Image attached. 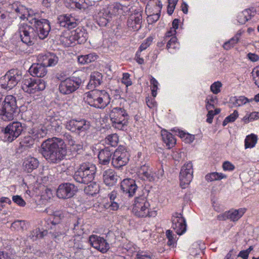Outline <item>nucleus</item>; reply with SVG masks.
Returning a JSON list of instances; mask_svg holds the SVG:
<instances>
[{
    "label": "nucleus",
    "mask_w": 259,
    "mask_h": 259,
    "mask_svg": "<svg viewBox=\"0 0 259 259\" xmlns=\"http://www.w3.org/2000/svg\"><path fill=\"white\" fill-rule=\"evenodd\" d=\"M11 228L18 231L23 230L26 228L25 222L24 221H15L12 224Z\"/></svg>",
    "instance_id": "864d4df0"
},
{
    "label": "nucleus",
    "mask_w": 259,
    "mask_h": 259,
    "mask_svg": "<svg viewBox=\"0 0 259 259\" xmlns=\"http://www.w3.org/2000/svg\"><path fill=\"white\" fill-rule=\"evenodd\" d=\"M38 165L39 161L37 159L31 156L25 158L23 163L24 170L27 172H31L37 168Z\"/></svg>",
    "instance_id": "c85d7f7f"
},
{
    "label": "nucleus",
    "mask_w": 259,
    "mask_h": 259,
    "mask_svg": "<svg viewBox=\"0 0 259 259\" xmlns=\"http://www.w3.org/2000/svg\"><path fill=\"white\" fill-rule=\"evenodd\" d=\"M251 74L254 83L259 88V66L253 68Z\"/></svg>",
    "instance_id": "6e6d98bb"
},
{
    "label": "nucleus",
    "mask_w": 259,
    "mask_h": 259,
    "mask_svg": "<svg viewBox=\"0 0 259 259\" xmlns=\"http://www.w3.org/2000/svg\"><path fill=\"white\" fill-rule=\"evenodd\" d=\"M34 22V27L36 32L37 38L44 39L48 36L51 30L50 23L46 19H38L36 17L32 19Z\"/></svg>",
    "instance_id": "4468645a"
},
{
    "label": "nucleus",
    "mask_w": 259,
    "mask_h": 259,
    "mask_svg": "<svg viewBox=\"0 0 259 259\" xmlns=\"http://www.w3.org/2000/svg\"><path fill=\"white\" fill-rule=\"evenodd\" d=\"M121 189L128 197H132L136 195L138 190L135 180L132 179H124L120 184Z\"/></svg>",
    "instance_id": "6ab92c4d"
},
{
    "label": "nucleus",
    "mask_w": 259,
    "mask_h": 259,
    "mask_svg": "<svg viewBox=\"0 0 259 259\" xmlns=\"http://www.w3.org/2000/svg\"><path fill=\"white\" fill-rule=\"evenodd\" d=\"M130 155L126 148L120 145L114 151L112 157V165L116 168H120L125 165L128 162Z\"/></svg>",
    "instance_id": "9d476101"
},
{
    "label": "nucleus",
    "mask_w": 259,
    "mask_h": 259,
    "mask_svg": "<svg viewBox=\"0 0 259 259\" xmlns=\"http://www.w3.org/2000/svg\"><path fill=\"white\" fill-rule=\"evenodd\" d=\"M152 41V38L151 37H148L146 38L140 46L139 51L141 52L142 51L146 50L148 47L150 46Z\"/></svg>",
    "instance_id": "052dcab7"
},
{
    "label": "nucleus",
    "mask_w": 259,
    "mask_h": 259,
    "mask_svg": "<svg viewBox=\"0 0 259 259\" xmlns=\"http://www.w3.org/2000/svg\"><path fill=\"white\" fill-rule=\"evenodd\" d=\"M191 162L185 163L182 167L180 173V185L185 188L191 182L193 178V170Z\"/></svg>",
    "instance_id": "dca6fc26"
},
{
    "label": "nucleus",
    "mask_w": 259,
    "mask_h": 259,
    "mask_svg": "<svg viewBox=\"0 0 259 259\" xmlns=\"http://www.w3.org/2000/svg\"><path fill=\"white\" fill-rule=\"evenodd\" d=\"M142 11H136L131 14L127 21L128 27L133 31H137L141 28L142 23Z\"/></svg>",
    "instance_id": "4be33fe9"
},
{
    "label": "nucleus",
    "mask_w": 259,
    "mask_h": 259,
    "mask_svg": "<svg viewBox=\"0 0 259 259\" xmlns=\"http://www.w3.org/2000/svg\"><path fill=\"white\" fill-rule=\"evenodd\" d=\"M20 122H13L9 124L4 130V139L5 141L12 142L16 139L22 133L24 128Z\"/></svg>",
    "instance_id": "9b49d317"
},
{
    "label": "nucleus",
    "mask_w": 259,
    "mask_h": 259,
    "mask_svg": "<svg viewBox=\"0 0 259 259\" xmlns=\"http://www.w3.org/2000/svg\"><path fill=\"white\" fill-rule=\"evenodd\" d=\"M222 84L220 81H215L210 85V91L214 94H218L221 91L220 88Z\"/></svg>",
    "instance_id": "13d9d810"
},
{
    "label": "nucleus",
    "mask_w": 259,
    "mask_h": 259,
    "mask_svg": "<svg viewBox=\"0 0 259 259\" xmlns=\"http://www.w3.org/2000/svg\"><path fill=\"white\" fill-rule=\"evenodd\" d=\"M145 8L146 13H151L153 11L161 10L162 5L159 0H148Z\"/></svg>",
    "instance_id": "2f4dec72"
},
{
    "label": "nucleus",
    "mask_w": 259,
    "mask_h": 259,
    "mask_svg": "<svg viewBox=\"0 0 259 259\" xmlns=\"http://www.w3.org/2000/svg\"><path fill=\"white\" fill-rule=\"evenodd\" d=\"M40 152L48 162L57 164L65 158L67 149L62 139L54 137L48 139L42 143Z\"/></svg>",
    "instance_id": "f257e3e1"
},
{
    "label": "nucleus",
    "mask_w": 259,
    "mask_h": 259,
    "mask_svg": "<svg viewBox=\"0 0 259 259\" xmlns=\"http://www.w3.org/2000/svg\"><path fill=\"white\" fill-rule=\"evenodd\" d=\"M239 41V38L238 37H236L235 36L230 39L228 41L226 42L224 45L223 47L225 50H228L232 48L234 45L237 44Z\"/></svg>",
    "instance_id": "5fc2aeb1"
},
{
    "label": "nucleus",
    "mask_w": 259,
    "mask_h": 259,
    "mask_svg": "<svg viewBox=\"0 0 259 259\" xmlns=\"http://www.w3.org/2000/svg\"><path fill=\"white\" fill-rule=\"evenodd\" d=\"M111 18L106 10L100 11L96 16L97 22L100 26H106L110 21Z\"/></svg>",
    "instance_id": "473e14b6"
},
{
    "label": "nucleus",
    "mask_w": 259,
    "mask_h": 259,
    "mask_svg": "<svg viewBox=\"0 0 259 259\" xmlns=\"http://www.w3.org/2000/svg\"><path fill=\"white\" fill-rule=\"evenodd\" d=\"M103 178L107 186H111L117 182L118 177L113 169L109 168L103 172Z\"/></svg>",
    "instance_id": "a878e982"
},
{
    "label": "nucleus",
    "mask_w": 259,
    "mask_h": 259,
    "mask_svg": "<svg viewBox=\"0 0 259 259\" xmlns=\"http://www.w3.org/2000/svg\"><path fill=\"white\" fill-rule=\"evenodd\" d=\"M161 137L163 142L168 149L172 147L176 143V140L173 135L165 130L161 131Z\"/></svg>",
    "instance_id": "7c9ffc66"
},
{
    "label": "nucleus",
    "mask_w": 259,
    "mask_h": 259,
    "mask_svg": "<svg viewBox=\"0 0 259 259\" xmlns=\"http://www.w3.org/2000/svg\"><path fill=\"white\" fill-rule=\"evenodd\" d=\"M178 134L181 138H184L187 143H192L194 141L195 139L194 135L189 134L188 133H186L183 131H180L179 129L178 130Z\"/></svg>",
    "instance_id": "8fccbe9b"
},
{
    "label": "nucleus",
    "mask_w": 259,
    "mask_h": 259,
    "mask_svg": "<svg viewBox=\"0 0 259 259\" xmlns=\"http://www.w3.org/2000/svg\"><path fill=\"white\" fill-rule=\"evenodd\" d=\"M1 107L0 115L4 121L12 120L20 111L16 98L13 95L6 96Z\"/></svg>",
    "instance_id": "7ed1b4c3"
},
{
    "label": "nucleus",
    "mask_w": 259,
    "mask_h": 259,
    "mask_svg": "<svg viewBox=\"0 0 259 259\" xmlns=\"http://www.w3.org/2000/svg\"><path fill=\"white\" fill-rule=\"evenodd\" d=\"M214 115V114L213 111L209 110L207 114V118L206 119V121L209 123H212Z\"/></svg>",
    "instance_id": "774afa93"
},
{
    "label": "nucleus",
    "mask_w": 259,
    "mask_h": 259,
    "mask_svg": "<svg viewBox=\"0 0 259 259\" xmlns=\"http://www.w3.org/2000/svg\"><path fill=\"white\" fill-rule=\"evenodd\" d=\"M29 72L33 76L43 77L47 74L48 71L46 66L41 62V63L33 64L29 68Z\"/></svg>",
    "instance_id": "393cba45"
},
{
    "label": "nucleus",
    "mask_w": 259,
    "mask_h": 259,
    "mask_svg": "<svg viewBox=\"0 0 259 259\" xmlns=\"http://www.w3.org/2000/svg\"><path fill=\"white\" fill-rule=\"evenodd\" d=\"M12 200L15 203L20 206H24L26 204L25 201L20 196H13L12 197Z\"/></svg>",
    "instance_id": "680f3d73"
},
{
    "label": "nucleus",
    "mask_w": 259,
    "mask_h": 259,
    "mask_svg": "<svg viewBox=\"0 0 259 259\" xmlns=\"http://www.w3.org/2000/svg\"><path fill=\"white\" fill-rule=\"evenodd\" d=\"M139 175L142 176L143 180H147L149 181L154 180V177L152 174L151 169L149 166L146 164L142 165L139 170Z\"/></svg>",
    "instance_id": "f704fd0d"
},
{
    "label": "nucleus",
    "mask_w": 259,
    "mask_h": 259,
    "mask_svg": "<svg viewBox=\"0 0 259 259\" xmlns=\"http://www.w3.org/2000/svg\"><path fill=\"white\" fill-rule=\"evenodd\" d=\"M166 235L167 238H168V241L167 243V245L169 246L174 247L176 241L174 237V235H172V231H171L169 230L166 231Z\"/></svg>",
    "instance_id": "4d7b16f0"
},
{
    "label": "nucleus",
    "mask_w": 259,
    "mask_h": 259,
    "mask_svg": "<svg viewBox=\"0 0 259 259\" xmlns=\"http://www.w3.org/2000/svg\"><path fill=\"white\" fill-rule=\"evenodd\" d=\"M98 58L96 53H90L88 55H81L78 57V61L80 64H88L96 61Z\"/></svg>",
    "instance_id": "e433bc0d"
},
{
    "label": "nucleus",
    "mask_w": 259,
    "mask_h": 259,
    "mask_svg": "<svg viewBox=\"0 0 259 259\" xmlns=\"http://www.w3.org/2000/svg\"><path fill=\"white\" fill-rule=\"evenodd\" d=\"M130 75L128 73H123L122 74V78L121 79V82L125 84L126 87L130 86L132 84V81L130 78Z\"/></svg>",
    "instance_id": "bf43d9fd"
},
{
    "label": "nucleus",
    "mask_w": 259,
    "mask_h": 259,
    "mask_svg": "<svg viewBox=\"0 0 259 259\" xmlns=\"http://www.w3.org/2000/svg\"><path fill=\"white\" fill-rule=\"evenodd\" d=\"M90 127V122L85 119H70L65 123L67 130L78 134L86 132Z\"/></svg>",
    "instance_id": "f8f14e48"
},
{
    "label": "nucleus",
    "mask_w": 259,
    "mask_h": 259,
    "mask_svg": "<svg viewBox=\"0 0 259 259\" xmlns=\"http://www.w3.org/2000/svg\"><path fill=\"white\" fill-rule=\"evenodd\" d=\"M45 211L47 213L51 215L53 218L52 221V223L54 225L59 224L61 220L64 218V213L62 210H51L50 209L47 208Z\"/></svg>",
    "instance_id": "c9c22d12"
},
{
    "label": "nucleus",
    "mask_w": 259,
    "mask_h": 259,
    "mask_svg": "<svg viewBox=\"0 0 259 259\" xmlns=\"http://www.w3.org/2000/svg\"><path fill=\"white\" fill-rule=\"evenodd\" d=\"M223 168L225 171H232L235 169V166L230 162L226 161L223 164Z\"/></svg>",
    "instance_id": "e2e57ef3"
},
{
    "label": "nucleus",
    "mask_w": 259,
    "mask_h": 259,
    "mask_svg": "<svg viewBox=\"0 0 259 259\" xmlns=\"http://www.w3.org/2000/svg\"><path fill=\"white\" fill-rule=\"evenodd\" d=\"M127 8L121 5L120 3H115L110 5L108 10H106L109 15L112 17L113 15L123 14Z\"/></svg>",
    "instance_id": "c756f323"
},
{
    "label": "nucleus",
    "mask_w": 259,
    "mask_h": 259,
    "mask_svg": "<svg viewBox=\"0 0 259 259\" xmlns=\"http://www.w3.org/2000/svg\"><path fill=\"white\" fill-rule=\"evenodd\" d=\"M89 242L92 246L102 253H106L110 248L109 243L103 237L96 235L89 237Z\"/></svg>",
    "instance_id": "a211bd4d"
},
{
    "label": "nucleus",
    "mask_w": 259,
    "mask_h": 259,
    "mask_svg": "<svg viewBox=\"0 0 259 259\" xmlns=\"http://www.w3.org/2000/svg\"><path fill=\"white\" fill-rule=\"evenodd\" d=\"M57 23L61 27L71 29L77 25V19L71 14H63L58 17Z\"/></svg>",
    "instance_id": "412c9836"
},
{
    "label": "nucleus",
    "mask_w": 259,
    "mask_h": 259,
    "mask_svg": "<svg viewBox=\"0 0 259 259\" xmlns=\"http://www.w3.org/2000/svg\"><path fill=\"white\" fill-rule=\"evenodd\" d=\"M109 117L112 126L115 128L121 130L127 125L129 116L122 108H113L110 112Z\"/></svg>",
    "instance_id": "423d86ee"
},
{
    "label": "nucleus",
    "mask_w": 259,
    "mask_h": 259,
    "mask_svg": "<svg viewBox=\"0 0 259 259\" xmlns=\"http://www.w3.org/2000/svg\"><path fill=\"white\" fill-rule=\"evenodd\" d=\"M77 190V188L74 184L70 183H64L58 186L56 195L60 199H68L72 197Z\"/></svg>",
    "instance_id": "2eb2a0df"
},
{
    "label": "nucleus",
    "mask_w": 259,
    "mask_h": 259,
    "mask_svg": "<svg viewBox=\"0 0 259 259\" xmlns=\"http://www.w3.org/2000/svg\"><path fill=\"white\" fill-rule=\"evenodd\" d=\"M102 82V74L99 72H92L90 76V80L87 85V88L92 91L95 88L101 85Z\"/></svg>",
    "instance_id": "bb28decb"
},
{
    "label": "nucleus",
    "mask_w": 259,
    "mask_h": 259,
    "mask_svg": "<svg viewBox=\"0 0 259 259\" xmlns=\"http://www.w3.org/2000/svg\"><path fill=\"white\" fill-rule=\"evenodd\" d=\"M34 140L30 136L25 137L20 142V144L22 147L30 148L34 144Z\"/></svg>",
    "instance_id": "3c124183"
},
{
    "label": "nucleus",
    "mask_w": 259,
    "mask_h": 259,
    "mask_svg": "<svg viewBox=\"0 0 259 259\" xmlns=\"http://www.w3.org/2000/svg\"><path fill=\"white\" fill-rule=\"evenodd\" d=\"M246 211V209L241 208L238 209L230 210L218 216L220 221L230 220L231 221L236 222L240 219Z\"/></svg>",
    "instance_id": "aec40b11"
},
{
    "label": "nucleus",
    "mask_w": 259,
    "mask_h": 259,
    "mask_svg": "<svg viewBox=\"0 0 259 259\" xmlns=\"http://www.w3.org/2000/svg\"><path fill=\"white\" fill-rule=\"evenodd\" d=\"M14 11L17 15V16L19 17L21 19H24L26 18V15L28 13V9L24 6L19 3L18 6Z\"/></svg>",
    "instance_id": "a18cd8bd"
},
{
    "label": "nucleus",
    "mask_w": 259,
    "mask_h": 259,
    "mask_svg": "<svg viewBox=\"0 0 259 259\" xmlns=\"http://www.w3.org/2000/svg\"><path fill=\"white\" fill-rule=\"evenodd\" d=\"M251 18V13L250 9H246L239 13L237 17L238 22L241 24L245 23Z\"/></svg>",
    "instance_id": "58836bf2"
},
{
    "label": "nucleus",
    "mask_w": 259,
    "mask_h": 259,
    "mask_svg": "<svg viewBox=\"0 0 259 259\" xmlns=\"http://www.w3.org/2000/svg\"><path fill=\"white\" fill-rule=\"evenodd\" d=\"M89 185L84 188L85 192L90 195L94 196L99 192V185L96 182H90Z\"/></svg>",
    "instance_id": "4c0bfd02"
},
{
    "label": "nucleus",
    "mask_w": 259,
    "mask_h": 259,
    "mask_svg": "<svg viewBox=\"0 0 259 259\" xmlns=\"http://www.w3.org/2000/svg\"><path fill=\"white\" fill-rule=\"evenodd\" d=\"M88 38V33L86 30L83 28H77L72 32L71 35L69 36V42H66L68 46L70 45L73 42L76 41L78 44L84 43Z\"/></svg>",
    "instance_id": "5701e85b"
},
{
    "label": "nucleus",
    "mask_w": 259,
    "mask_h": 259,
    "mask_svg": "<svg viewBox=\"0 0 259 259\" xmlns=\"http://www.w3.org/2000/svg\"><path fill=\"white\" fill-rule=\"evenodd\" d=\"M172 228L179 235L184 234L186 231V222L181 213L175 212L171 217Z\"/></svg>",
    "instance_id": "f3484780"
},
{
    "label": "nucleus",
    "mask_w": 259,
    "mask_h": 259,
    "mask_svg": "<svg viewBox=\"0 0 259 259\" xmlns=\"http://www.w3.org/2000/svg\"><path fill=\"white\" fill-rule=\"evenodd\" d=\"M83 99L91 106L103 109L110 104L111 97L108 91L96 90L86 93Z\"/></svg>",
    "instance_id": "f03ea898"
},
{
    "label": "nucleus",
    "mask_w": 259,
    "mask_h": 259,
    "mask_svg": "<svg viewBox=\"0 0 259 259\" xmlns=\"http://www.w3.org/2000/svg\"><path fill=\"white\" fill-rule=\"evenodd\" d=\"M113 151L108 147H106L101 150L98 154V158L100 163L103 165H107L109 163L111 156H113Z\"/></svg>",
    "instance_id": "cd10ccee"
},
{
    "label": "nucleus",
    "mask_w": 259,
    "mask_h": 259,
    "mask_svg": "<svg viewBox=\"0 0 259 259\" xmlns=\"http://www.w3.org/2000/svg\"><path fill=\"white\" fill-rule=\"evenodd\" d=\"M153 255L149 251L139 250L137 251L135 259H152Z\"/></svg>",
    "instance_id": "de8ad7c7"
},
{
    "label": "nucleus",
    "mask_w": 259,
    "mask_h": 259,
    "mask_svg": "<svg viewBox=\"0 0 259 259\" xmlns=\"http://www.w3.org/2000/svg\"><path fill=\"white\" fill-rule=\"evenodd\" d=\"M81 83V79L72 76L62 81L59 85V89L62 94H70L78 89Z\"/></svg>",
    "instance_id": "ddd939ff"
},
{
    "label": "nucleus",
    "mask_w": 259,
    "mask_h": 259,
    "mask_svg": "<svg viewBox=\"0 0 259 259\" xmlns=\"http://www.w3.org/2000/svg\"><path fill=\"white\" fill-rule=\"evenodd\" d=\"M22 78L21 71L17 69L9 70L0 78V87L6 90L14 88Z\"/></svg>",
    "instance_id": "0eeeda50"
},
{
    "label": "nucleus",
    "mask_w": 259,
    "mask_h": 259,
    "mask_svg": "<svg viewBox=\"0 0 259 259\" xmlns=\"http://www.w3.org/2000/svg\"><path fill=\"white\" fill-rule=\"evenodd\" d=\"M226 178V175L222 173H219L217 172H211L206 175L205 176V179L208 182L221 180Z\"/></svg>",
    "instance_id": "37998d69"
},
{
    "label": "nucleus",
    "mask_w": 259,
    "mask_h": 259,
    "mask_svg": "<svg viewBox=\"0 0 259 259\" xmlns=\"http://www.w3.org/2000/svg\"><path fill=\"white\" fill-rule=\"evenodd\" d=\"M176 36H172L167 40L166 49L170 53H174L177 49L179 48V43Z\"/></svg>",
    "instance_id": "ea45409f"
},
{
    "label": "nucleus",
    "mask_w": 259,
    "mask_h": 259,
    "mask_svg": "<svg viewBox=\"0 0 259 259\" xmlns=\"http://www.w3.org/2000/svg\"><path fill=\"white\" fill-rule=\"evenodd\" d=\"M247 57L252 62H256L259 60V56L254 53H248Z\"/></svg>",
    "instance_id": "338daca9"
},
{
    "label": "nucleus",
    "mask_w": 259,
    "mask_h": 259,
    "mask_svg": "<svg viewBox=\"0 0 259 259\" xmlns=\"http://www.w3.org/2000/svg\"><path fill=\"white\" fill-rule=\"evenodd\" d=\"M238 111L237 110H235L233 113L225 118L223 122V125L225 126L228 123L234 122L238 117Z\"/></svg>",
    "instance_id": "603ef678"
},
{
    "label": "nucleus",
    "mask_w": 259,
    "mask_h": 259,
    "mask_svg": "<svg viewBox=\"0 0 259 259\" xmlns=\"http://www.w3.org/2000/svg\"><path fill=\"white\" fill-rule=\"evenodd\" d=\"M46 88V82L41 79H35L31 77L23 79L22 83V89L29 94H34L43 91Z\"/></svg>",
    "instance_id": "1a4fd4ad"
},
{
    "label": "nucleus",
    "mask_w": 259,
    "mask_h": 259,
    "mask_svg": "<svg viewBox=\"0 0 259 259\" xmlns=\"http://www.w3.org/2000/svg\"><path fill=\"white\" fill-rule=\"evenodd\" d=\"M96 170L97 168L95 164L91 163H83L80 165L75 171L74 179L78 183L88 184L94 180Z\"/></svg>",
    "instance_id": "20e7f679"
},
{
    "label": "nucleus",
    "mask_w": 259,
    "mask_h": 259,
    "mask_svg": "<svg viewBox=\"0 0 259 259\" xmlns=\"http://www.w3.org/2000/svg\"><path fill=\"white\" fill-rule=\"evenodd\" d=\"M230 101L235 107H239L249 102V99L244 96H239L238 98L233 97L230 99Z\"/></svg>",
    "instance_id": "79ce46f5"
},
{
    "label": "nucleus",
    "mask_w": 259,
    "mask_h": 259,
    "mask_svg": "<svg viewBox=\"0 0 259 259\" xmlns=\"http://www.w3.org/2000/svg\"><path fill=\"white\" fill-rule=\"evenodd\" d=\"M105 143L110 145L111 147H115L119 142V137L116 134H112L108 135L104 140Z\"/></svg>",
    "instance_id": "a19ab883"
},
{
    "label": "nucleus",
    "mask_w": 259,
    "mask_h": 259,
    "mask_svg": "<svg viewBox=\"0 0 259 259\" xmlns=\"http://www.w3.org/2000/svg\"><path fill=\"white\" fill-rule=\"evenodd\" d=\"M83 221L81 219H77L76 222L74 224L73 230L74 232L78 235H80L83 233Z\"/></svg>",
    "instance_id": "09e8293b"
},
{
    "label": "nucleus",
    "mask_w": 259,
    "mask_h": 259,
    "mask_svg": "<svg viewBox=\"0 0 259 259\" xmlns=\"http://www.w3.org/2000/svg\"><path fill=\"white\" fill-rule=\"evenodd\" d=\"M38 60L42 62L47 67L55 66L58 62L59 58L55 54L48 52L45 54H39Z\"/></svg>",
    "instance_id": "b1692460"
},
{
    "label": "nucleus",
    "mask_w": 259,
    "mask_h": 259,
    "mask_svg": "<svg viewBox=\"0 0 259 259\" xmlns=\"http://www.w3.org/2000/svg\"><path fill=\"white\" fill-rule=\"evenodd\" d=\"M176 33V30H173L172 28H170V29L167 32H166V33H165V37H164V42H163V41L161 42V44H164L166 41H167L168 39L169 38H171V37H172V36L174 35H175Z\"/></svg>",
    "instance_id": "69168bd1"
},
{
    "label": "nucleus",
    "mask_w": 259,
    "mask_h": 259,
    "mask_svg": "<svg viewBox=\"0 0 259 259\" xmlns=\"http://www.w3.org/2000/svg\"><path fill=\"white\" fill-rule=\"evenodd\" d=\"M149 206V203L145 197L143 196L136 197L133 204V212L139 218L155 217L157 215V211H150Z\"/></svg>",
    "instance_id": "39448f33"
},
{
    "label": "nucleus",
    "mask_w": 259,
    "mask_h": 259,
    "mask_svg": "<svg viewBox=\"0 0 259 259\" xmlns=\"http://www.w3.org/2000/svg\"><path fill=\"white\" fill-rule=\"evenodd\" d=\"M257 136L254 134H251L246 137L245 139V148H251L254 147L257 143Z\"/></svg>",
    "instance_id": "c03bdc74"
},
{
    "label": "nucleus",
    "mask_w": 259,
    "mask_h": 259,
    "mask_svg": "<svg viewBox=\"0 0 259 259\" xmlns=\"http://www.w3.org/2000/svg\"><path fill=\"white\" fill-rule=\"evenodd\" d=\"M21 41L28 46L34 44L37 39L36 32L33 26L26 23L19 25L18 29Z\"/></svg>",
    "instance_id": "6e6552de"
},
{
    "label": "nucleus",
    "mask_w": 259,
    "mask_h": 259,
    "mask_svg": "<svg viewBox=\"0 0 259 259\" xmlns=\"http://www.w3.org/2000/svg\"><path fill=\"white\" fill-rule=\"evenodd\" d=\"M70 139L68 140V144L72 147V149L74 150H79L82 148V146L80 144H76L75 141L72 138L71 136H69Z\"/></svg>",
    "instance_id": "0e129e2a"
},
{
    "label": "nucleus",
    "mask_w": 259,
    "mask_h": 259,
    "mask_svg": "<svg viewBox=\"0 0 259 259\" xmlns=\"http://www.w3.org/2000/svg\"><path fill=\"white\" fill-rule=\"evenodd\" d=\"M48 232L47 230H41L39 228H36L31 231L28 234V238L32 241H35L37 239L42 238L47 235Z\"/></svg>",
    "instance_id": "72a5a7b5"
},
{
    "label": "nucleus",
    "mask_w": 259,
    "mask_h": 259,
    "mask_svg": "<svg viewBox=\"0 0 259 259\" xmlns=\"http://www.w3.org/2000/svg\"><path fill=\"white\" fill-rule=\"evenodd\" d=\"M161 10L156 11V10L153 11L151 13H149L147 17V21L149 24H152L157 21L160 16Z\"/></svg>",
    "instance_id": "49530a36"
}]
</instances>
